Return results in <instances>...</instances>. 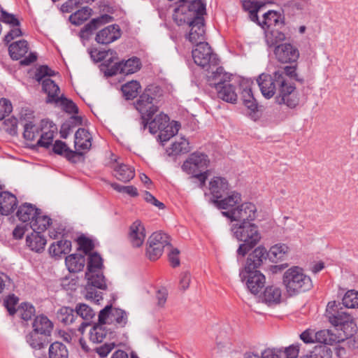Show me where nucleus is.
I'll return each mask as SVG.
<instances>
[{"mask_svg": "<svg viewBox=\"0 0 358 358\" xmlns=\"http://www.w3.org/2000/svg\"><path fill=\"white\" fill-rule=\"evenodd\" d=\"M170 150L169 155H177L187 153L189 151V142L186 138L181 137L172 143Z\"/></svg>", "mask_w": 358, "mask_h": 358, "instance_id": "obj_47", "label": "nucleus"}, {"mask_svg": "<svg viewBox=\"0 0 358 358\" xmlns=\"http://www.w3.org/2000/svg\"><path fill=\"white\" fill-rule=\"evenodd\" d=\"M143 93L148 95L147 97L149 98V100L156 105L157 101L162 96V90L157 85H150L144 90Z\"/></svg>", "mask_w": 358, "mask_h": 358, "instance_id": "obj_55", "label": "nucleus"}, {"mask_svg": "<svg viewBox=\"0 0 358 358\" xmlns=\"http://www.w3.org/2000/svg\"><path fill=\"white\" fill-rule=\"evenodd\" d=\"M120 36V27L117 24H112L99 31L96 34L95 40L98 43L106 45L117 40Z\"/></svg>", "mask_w": 358, "mask_h": 358, "instance_id": "obj_20", "label": "nucleus"}, {"mask_svg": "<svg viewBox=\"0 0 358 358\" xmlns=\"http://www.w3.org/2000/svg\"><path fill=\"white\" fill-rule=\"evenodd\" d=\"M224 216L231 221L241 222H252L257 217V208L250 202H245L238 205L235 209L229 211H223Z\"/></svg>", "mask_w": 358, "mask_h": 358, "instance_id": "obj_13", "label": "nucleus"}, {"mask_svg": "<svg viewBox=\"0 0 358 358\" xmlns=\"http://www.w3.org/2000/svg\"><path fill=\"white\" fill-rule=\"evenodd\" d=\"M65 263L71 273L80 271L85 266V257L82 255L72 254L66 257Z\"/></svg>", "mask_w": 358, "mask_h": 358, "instance_id": "obj_37", "label": "nucleus"}, {"mask_svg": "<svg viewBox=\"0 0 358 358\" xmlns=\"http://www.w3.org/2000/svg\"><path fill=\"white\" fill-rule=\"evenodd\" d=\"M231 230L240 244L237 253L244 257L261 240L262 236L258 227L252 222H241L232 224Z\"/></svg>", "mask_w": 358, "mask_h": 358, "instance_id": "obj_4", "label": "nucleus"}, {"mask_svg": "<svg viewBox=\"0 0 358 358\" xmlns=\"http://www.w3.org/2000/svg\"><path fill=\"white\" fill-rule=\"evenodd\" d=\"M289 251V247L283 243H278L272 246L268 253L271 259H282Z\"/></svg>", "mask_w": 358, "mask_h": 358, "instance_id": "obj_50", "label": "nucleus"}, {"mask_svg": "<svg viewBox=\"0 0 358 358\" xmlns=\"http://www.w3.org/2000/svg\"><path fill=\"white\" fill-rule=\"evenodd\" d=\"M227 196L222 199L213 200V203L215 206L220 209L226 210L225 211H229L235 209L241 201V196L239 193L234 191L231 192Z\"/></svg>", "mask_w": 358, "mask_h": 358, "instance_id": "obj_27", "label": "nucleus"}, {"mask_svg": "<svg viewBox=\"0 0 358 358\" xmlns=\"http://www.w3.org/2000/svg\"><path fill=\"white\" fill-rule=\"evenodd\" d=\"M263 21L262 23L259 22L264 29L266 27L267 29L273 28L274 27H282L284 25L283 17L280 13L275 10H268L263 15Z\"/></svg>", "mask_w": 358, "mask_h": 358, "instance_id": "obj_33", "label": "nucleus"}, {"mask_svg": "<svg viewBox=\"0 0 358 358\" xmlns=\"http://www.w3.org/2000/svg\"><path fill=\"white\" fill-rule=\"evenodd\" d=\"M97 20H94V18L83 27L80 31V36L82 38L87 37L99 27V24H97Z\"/></svg>", "mask_w": 358, "mask_h": 358, "instance_id": "obj_60", "label": "nucleus"}, {"mask_svg": "<svg viewBox=\"0 0 358 358\" xmlns=\"http://www.w3.org/2000/svg\"><path fill=\"white\" fill-rule=\"evenodd\" d=\"M282 282L289 296L310 290L313 287L311 278L299 266H292L283 274Z\"/></svg>", "mask_w": 358, "mask_h": 358, "instance_id": "obj_7", "label": "nucleus"}, {"mask_svg": "<svg viewBox=\"0 0 358 358\" xmlns=\"http://www.w3.org/2000/svg\"><path fill=\"white\" fill-rule=\"evenodd\" d=\"M325 316L334 327V331L340 336L346 338V336L357 333V327L353 317L343 310L335 301L328 303Z\"/></svg>", "mask_w": 358, "mask_h": 358, "instance_id": "obj_3", "label": "nucleus"}, {"mask_svg": "<svg viewBox=\"0 0 358 358\" xmlns=\"http://www.w3.org/2000/svg\"><path fill=\"white\" fill-rule=\"evenodd\" d=\"M92 13V10L90 7H83L71 14L69 17V20L75 25H80L90 17Z\"/></svg>", "mask_w": 358, "mask_h": 358, "instance_id": "obj_44", "label": "nucleus"}, {"mask_svg": "<svg viewBox=\"0 0 358 358\" xmlns=\"http://www.w3.org/2000/svg\"><path fill=\"white\" fill-rule=\"evenodd\" d=\"M71 242L68 240H61L52 243L49 248V253L53 257H61L70 252Z\"/></svg>", "mask_w": 358, "mask_h": 358, "instance_id": "obj_38", "label": "nucleus"}, {"mask_svg": "<svg viewBox=\"0 0 358 358\" xmlns=\"http://www.w3.org/2000/svg\"><path fill=\"white\" fill-rule=\"evenodd\" d=\"M76 317L80 316L85 320H90L95 315L94 310L85 303H78L75 308Z\"/></svg>", "mask_w": 358, "mask_h": 358, "instance_id": "obj_52", "label": "nucleus"}, {"mask_svg": "<svg viewBox=\"0 0 358 358\" xmlns=\"http://www.w3.org/2000/svg\"><path fill=\"white\" fill-rule=\"evenodd\" d=\"M77 242L79 245V249L83 250L86 255L94 248L93 242L85 236H80Z\"/></svg>", "mask_w": 358, "mask_h": 358, "instance_id": "obj_57", "label": "nucleus"}, {"mask_svg": "<svg viewBox=\"0 0 358 358\" xmlns=\"http://www.w3.org/2000/svg\"><path fill=\"white\" fill-rule=\"evenodd\" d=\"M356 334L357 333L352 334L350 336H346V338L343 337V341H341V343L347 345L350 350L358 349V335H356Z\"/></svg>", "mask_w": 358, "mask_h": 358, "instance_id": "obj_63", "label": "nucleus"}, {"mask_svg": "<svg viewBox=\"0 0 358 358\" xmlns=\"http://www.w3.org/2000/svg\"><path fill=\"white\" fill-rule=\"evenodd\" d=\"M140 88V83L136 80H132L123 85L122 91L127 99H133L136 97Z\"/></svg>", "mask_w": 358, "mask_h": 358, "instance_id": "obj_48", "label": "nucleus"}, {"mask_svg": "<svg viewBox=\"0 0 358 358\" xmlns=\"http://www.w3.org/2000/svg\"><path fill=\"white\" fill-rule=\"evenodd\" d=\"M310 358H331L332 350L331 348L325 345H318L310 351Z\"/></svg>", "mask_w": 358, "mask_h": 358, "instance_id": "obj_51", "label": "nucleus"}, {"mask_svg": "<svg viewBox=\"0 0 358 358\" xmlns=\"http://www.w3.org/2000/svg\"><path fill=\"white\" fill-rule=\"evenodd\" d=\"M209 164V159L206 155L201 152H194L182 164V170L188 174L203 171Z\"/></svg>", "mask_w": 358, "mask_h": 358, "instance_id": "obj_16", "label": "nucleus"}, {"mask_svg": "<svg viewBox=\"0 0 358 358\" xmlns=\"http://www.w3.org/2000/svg\"><path fill=\"white\" fill-rule=\"evenodd\" d=\"M57 317L59 322L67 325L72 324L77 317L73 309L64 306L57 311Z\"/></svg>", "mask_w": 358, "mask_h": 358, "instance_id": "obj_46", "label": "nucleus"}, {"mask_svg": "<svg viewBox=\"0 0 358 358\" xmlns=\"http://www.w3.org/2000/svg\"><path fill=\"white\" fill-rule=\"evenodd\" d=\"M27 246L33 251L41 252L46 245V239L41 234V232L33 231L26 238Z\"/></svg>", "mask_w": 358, "mask_h": 358, "instance_id": "obj_34", "label": "nucleus"}, {"mask_svg": "<svg viewBox=\"0 0 358 358\" xmlns=\"http://www.w3.org/2000/svg\"><path fill=\"white\" fill-rule=\"evenodd\" d=\"M17 198L8 192H3L0 187V214L8 215L17 206Z\"/></svg>", "mask_w": 358, "mask_h": 358, "instance_id": "obj_28", "label": "nucleus"}, {"mask_svg": "<svg viewBox=\"0 0 358 358\" xmlns=\"http://www.w3.org/2000/svg\"><path fill=\"white\" fill-rule=\"evenodd\" d=\"M241 97L243 103L252 112H255L257 109V103L254 97L251 84L248 81H243L240 84Z\"/></svg>", "mask_w": 358, "mask_h": 358, "instance_id": "obj_26", "label": "nucleus"}, {"mask_svg": "<svg viewBox=\"0 0 358 358\" xmlns=\"http://www.w3.org/2000/svg\"><path fill=\"white\" fill-rule=\"evenodd\" d=\"M103 266V259L101 256L93 252L89 255L87 271H101Z\"/></svg>", "mask_w": 358, "mask_h": 358, "instance_id": "obj_53", "label": "nucleus"}, {"mask_svg": "<svg viewBox=\"0 0 358 358\" xmlns=\"http://www.w3.org/2000/svg\"><path fill=\"white\" fill-rule=\"evenodd\" d=\"M52 150L55 154L64 155L72 162H76V152L70 150L64 142L59 140L56 141L53 144Z\"/></svg>", "mask_w": 358, "mask_h": 358, "instance_id": "obj_43", "label": "nucleus"}, {"mask_svg": "<svg viewBox=\"0 0 358 358\" xmlns=\"http://www.w3.org/2000/svg\"><path fill=\"white\" fill-rule=\"evenodd\" d=\"M145 238V228L139 220H136L130 227L129 239L134 247H140Z\"/></svg>", "mask_w": 358, "mask_h": 358, "instance_id": "obj_29", "label": "nucleus"}, {"mask_svg": "<svg viewBox=\"0 0 358 358\" xmlns=\"http://www.w3.org/2000/svg\"><path fill=\"white\" fill-rule=\"evenodd\" d=\"M280 299L281 289L275 285L267 286L262 297V301L268 305L279 303Z\"/></svg>", "mask_w": 358, "mask_h": 358, "instance_id": "obj_35", "label": "nucleus"}, {"mask_svg": "<svg viewBox=\"0 0 358 358\" xmlns=\"http://www.w3.org/2000/svg\"><path fill=\"white\" fill-rule=\"evenodd\" d=\"M19 311H20L21 317L24 320L27 321L31 318L32 315H34L35 313V308L31 304L24 303L21 306Z\"/></svg>", "mask_w": 358, "mask_h": 358, "instance_id": "obj_61", "label": "nucleus"}, {"mask_svg": "<svg viewBox=\"0 0 358 358\" xmlns=\"http://www.w3.org/2000/svg\"><path fill=\"white\" fill-rule=\"evenodd\" d=\"M275 72L281 75L282 80H285L287 85H294L289 80V78L294 79L301 83L303 82V78L300 77L296 72V64L286 66L276 70Z\"/></svg>", "mask_w": 358, "mask_h": 358, "instance_id": "obj_39", "label": "nucleus"}, {"mask_svg": "<svg viewBox=\"0 0 358 358\" xmlns=\"http://www.w3.org/2000/svg\"><path fill=\"white\" fill-rule=\"evenodd\" d=\"M92 136L85 129L80 128L75 134L74 146L76 157L83 155V151L89 150L92 146Z\"/></svg>", "mask_w": 358, "mask_h": 358, "instance_id": "obj_19", "label": "nucleus"}, {"mask_svg": "<svg viewBox=\"0 0 358 358\" xmlns=\"http://www.w3.org/2000/svg\"><path fill=\"white\" fill-rule=\"evenodd\" d=\"M209 189L214 200L222 199L228 194V181L222 177H214L209 182Z\"/></svg>", "mask_w": 358, "mask_h": 358, "instance_id": "obj_23", "label": "nucleus"}, {"mask_svg": "<svg viewBox=\"0 0 358 358\" xmlns=\"http://www.w3.org/2000/svg\"><path fill=\"white\" fill-rule=\"evenodd\" d=\"M38 210L39 209L36 208L35 206L29 203H24L19 206L16 215L19 220L23 222H29L30 223L37 215Z\"/></svg>", "mask_w": 358, "mask_h": 358, "instance_id": "obj_32", "label": "nucleus"}, {"mask_svg": "<svg viewBox=\"0 0 358 358\" xmlns=\"http://www.w3.org/2000/svg\"><path fill=\"white\" fill-rule=\"evenodd\" d=\"M66 346L61 342H54L49 348V358H68Z\"/></svg>", "mask_w": 358, "mask_h": 358, "instance_id": "obj_45", "label": "nucleus"}, {"mask_svg": "<svg viewBox=\"0 0 358 358\" xmlns=\"http://www.w3.org/2000/svg\"><path fill=\"white\" fill-rule=\"evenodd\" d=\"M51 224V219L46 216L42 215L41 210H38V213L34 217L32 221L29 223L30 227L34 231L42 232L47 229V228Z\"/></svg>", "mask_w": 358, "mask_h": 358, "instance_id": "obj_41", "label": "nucleus"}, {"mask_svg": "<svg viewBox=\"0 0 358 358\" xmlns=\"http://www.w3.org/2000/svg\"><path fill=\"white\" fill-rule=\"evenodd\" d=\"M41 134L36 145L40 147L48 148L52 145L55 133L57 131V127L56 125L52 122L44 120L41 122Z\"/></svg>", "mask_w": 358, "mask_h": 358, "instance_id": "obj_22", "label": "nucleus"}, {"mask_svg": "<svg viewBox=\"0 0 358 358\" xmlns=\"http://www.w3.org/2000/svg\"><path fill=\"white\" fill-rule=\"evenodd\" d=\"M32 327L33 331L41 333V335L50 336L54 324L47 316L40 315L36 316L34 320Z\"/></svg>", "mask_w": 358, "mask_h": 358, "instance_id": "obj_30", "label": "nucleus"}, {"mask_svg": "<svg viewBox=\"0 0 358 358\" xmlns=\"http://www.w3.org/2000/svg\"><path fill=\"white\" fill-rule=\"evenodd\" d=\"M113 328L109 327L104 320L98 317V323L90 329V339L94 343H101L105 338L113 336Z\"/></svg>", "mask_w": 358, "mask_h": 358, "instance_id": "obj_18", "label": "nucleus"}, {"mask_svg": "<svg viewBox=\"0 0 358 358\" xmlns=\"http://www.w3.org/2000/svg\"><path fill=\"white\" fill-rule=\"evenodd\" d=\"M85 278L87 284L86 285V294L85 297L95 303H99L103 299L102 292L96 290V288L100 289H106L105 277L101 271H86Z\"/></svg>", "mask_w": 358, "mask_h": 358, "instance_id": "obj_10", "label": "nucleus"}, {"mask_svg": "<svg viewBox=\"0 0 358 358\" xmlns=\"http://www.w3.org/2000/svg\"><path fill=\"white\" fill-rule=\"evenodd\" d=\"M274 55L276 59L282 64L296 62L299 57V50L289 43L276 45Z\"/></svg>", "mask_w": 358, "mask_h": 358, "instance_id": "obj_17", "label": "nucleus"}, {"mask_svg": "<svg viewBox=\"0 0 358 358\" xmlns=\"http://www.w3.org/2000/svg\"><path fill=\"white\" fill-rule=\"evenodd\" d=\"M12 104L10 101L6 99L0 100V120L4 119L12 111Z\"/></svg>", "mask_w": 358, "mask_h": 358, "instance_id": "obj_62", "label": "nucleus"}, {"mask_svg": "<svg viewBox=\"0 0 358 358\" xmlns=\"http://www.w3.org/2000/svg\"><path fill=\"white\" fill-rule=\"evenodd\" d=\"M283 352L280 349L267 348L262 353V358H282Z\"/></svg>", "mask_w": 358, "mask_h": 358, "instance_id": "obj_64", "label": "nucleus"}, {"mask_svg": "<svg viewBox=\"0 0 358 358\" xmlns=\"http://www.w3.org/2000/svg\"><path fill=\"white\" fill-rule=\"evenodd\" d=\"M268 253L266 249L263 246L256 248L252 253H250L247 259L246 265L243 269L247 271H257L264 260L267 259Z\"/></svg>", "mask_w": 358, "mask_h": 358, "instance_id": "obj_21", "label": "nucleus"}, {"mask_svg": "<svg viewBox=\"0 0 358 358\" xmlns=\"http://www.w3.org/2000/svg\"><path fill=\"white\" fill-rule=\"evenodd\" d=\"M343 336H340L336 331L332 330L323 329L315 334V341L320 343H324L325 345H333L343 341Z\"/></svg>", "mask_w": 358, "mask_h": 358, "instance_id": "obj_31", "label": "nucleus"}, {"mask_svg": "<svg viewBox=\"0 0 358 358\" xmlns=\"http://www.w3.org/2000/svg\"><path fill=\"white\" fill-rule=\"evenodd\" d=\"M38 136H39V128L37 126L31 122L24 124L23 136L26 140L32 141Z\"/></svg>", "mask_w": 358, "mask_h": 358, "instance_id": "obj_56", "label": "nucleus"}, {"mask_svg": "<svg viewBox=\"0 0 358 358\" xmlns=\"http://www.w3.org/2000/svg\"><path fill=\"white\" fill-rule=\"evenodd\" d=\"M28 43L25 40H20L10 45L9 55L13 59L18 60L24 57L28 52Z\"/></svg>", "mask_w": 358, "mask_h": 358, "instance_id": "obj_36", "label": "nucleus"}, {"mask_svg": "<svg viewBox=\"0 0 358 358\" xmlns=\"http://www.w3.org/2000/svg\"><path fill=\"white\" fill-rule=\"evenodd\" d=\"M17 120L11 117L4 121V129L10 135L15 136L17 134Z\"/></svg>", "mask_w": 358, "mask_h": 358, "instance_id": "obj_58", "label": "nucleus"}, {"mask_svg": "<svg viewBox=\"0 0 358 358\" xmlns=\"http://www.w3.org/2000/svg\"><path fill=\"white\" fill-rule=\"evenodd\" d=\"M147 96L143 92L135 103L136 108L141 113L142 119L144 120L145 117H152L158 110V107L149 100Z\"/></svg>", "mask_w": 358, "mask_h": 358, "instance_id": "obj_24", "label": "nucleus"}, {"mask_svg": "<svg viewBox=\"0 0 358 358\" xmlns=\"http://www.w3.org/2000/svg\"><path fill=\"white\" fill-rule=\"evenodd\" d=\"M151 117H145L142 119L143 129L148 126L151 134L159 132V140L162 143L168 141L171 137L178 134L180 124L178 122H170L169 117L161 113L157 115L155 118L150 120Z\"/></svg>", "mask_w": 358, "mask_h": 358, "instance_id": "obj_5", "label": "nucleus"}, {"mask_svg": "<svg viewBox=\"0 0 358 358\" xmlns=\"http://www.w3.org/2000/svg\"><path fill=\"white\" fill-rule=\"evenodd\" d=\"M180 0L178 6L174 9L173 18L178 25L187 23L190 27L188 40L195 45L205 42V27L203 15L206 13V5L201 0Z\"/></svg>", "mask_w": 358, "mask_h": 358, "instance_id": "obj_1", "label": "nucleus"}, {"mask_svg": "<svg viewBox=\"0 0 358 358\" xmlns=\"http://www.w3.org/2000/svg\"><path fill=\"white\" fill-rule=\"evenodd\" d=\"M192 57L196 64L202 68H207V71H216L219 67V59L216 54L213 52L208 43H199L192 50Z\"/></svg>", "mask_w": 358, "mask_h": 358, "instance_id": "obj_9", "label": "nucleus"}, {"mask_svg": "<svg viewBox=\"0 0 358 358\" xmlns=\"http://www.w3.org/2000/svg\"><path fill=\"white\" fill-rule=\"evenodd\" d=\"M342 301L343 306L346 308H358V292L355 290L348 291L345 294Z\"/></svg>", "mask_w": 358, "mask_h": 358, "instance_id": "obj_54", "label": "nucleus"}, {"mask_svg": "<svg viewBox=\"0 0 358 358\" xmlns=\"http://www.w3.org/2000/svg\"><path fill=\"white\" fill-rule=\"evenodd\" d=\"M101 320H104L109 327L123 328L128 322V313L121 308H114L108 305L99 313Z\"/></svg>", "mask_w": 358, "mask_h": 358, "instance_id": "obj_11", "label": "nucleus"}, {"mask_svg": "<svg viewBox=\"0 0 358 358\" xmlns=\"http://www.w3.org/2000/svg\"><path fill=\"white\" fill-rule=\"evenodd\" d=\"M148 243L147 255L151 260H156L161 257L166 247L167 250L171 248L169 236L162 231L153 233L149 237Z\"/></svg>", "mask_w": 358, "mask_h": 358, "instance_id": "obj_12", "label": "nucleus"}, {"mask_svg": "<svg viewBox=\"0 0 358 358\" xmlns=\"http://www.w3.org/2000/svg\"><path fill=\"white\" fill-rule=\"evenodd\" d=\"M265 38L266 44L271 47L276 45L278 43L286 39L285 34L278 29L271 28L265 31Z\"/></svg>", "mask_w": 358, "mask_h": 358, "instance_id": "obj_42", "label": "nucleus"}, {"mask_svg": "<svg viewBox=\"0 0 358 358\" xmlns=\"http://www.w3.org/2000/svg\"><path fill=\"white\" fill-rule=\"evenodd\" d=\"M60 101L62 106L64 108V110L69 113H78V108L77 106L71 101L65 97H63L62 95L59 98V101Z\"/></svg>", "mask_w": 358, "mask_h": 358, "instance_id": "obj_59", "label": "nucleus"}, {"mask_svg": "<svg viewBox=\"0 0 358 358\" xmlns=\"http://www.w3.org/2000/svg\"><path fill=\"white\" fill-rule=\"evenodd\" d=\"M116 162L117 159H114L110 164V167L113 169L115 177L124 182L130 181L134 177V169L124 164H116Z\"/></svg>", "mask_w": 358, "mask_h": 358, "instance_id": "obj_25", "label": "nucleus"}, {"mask_svg": "<svg viewBox=\"0 0 358 358\" xmlns=\"http://www.w3.org/2000/svg\"><path fill=\"white\" fill-rule=\"evenodd\" d=\"M50 336L41 335V333L32 331L27 337V343L34 349L40 350L44 348L49 341Z\"/></svg>", "mask_w": 358, "mask_h": 358, "instance_id": "obj_40", "label": "nucleus"}, {"mask_svg": "<svg viewBox=\"0 0 358 358\" xmlns=\"http://www.w3.org/2000/svg\"><path fill=\"white\" fill-rule=\"evenodd\" d=\"M239 275L241 280L245 281L249 291L255 295L257 294L265 285V276L259 271L243 269Z\"/></svg>", "mask_w": 358, "mask_h": 358, "instance_id": "obj_15", "label": "nucleus"}, {"mask_svg": "<svg viewBox=\"0 0 358 358\" xmlns=\"http://www.w3.org/2000/svg\"><path fill=\"white\" fill-rule=\"evenodd\" d=\"M262 95L266 99L275 96V102L285 104L289 108H296L299 103V95L295 85H287L280 74L262 73L257 79Z\"/></svg>", "mask_w": 358, "mask_h": 358, "instance_id": "obj_2", "label": "nucleus"}, {"mask_svg": "<svg viewBox=\"0 0 358 358\" xmlns=\"http://www.w3.org/2000/svg\"><path fill=\"white\" fill-rule=\"evenodd\" d=\"M106 62H107L106 66H108L107 73L110 76L117 73L124 75L134 73L140 69L141 65L140 59L137 57L130 58L125 62H117L110 67H109V66L113 62L112 57Z\"/></svg>", "mask_w": 358, "mask_h": 358, "instance_id": "obj_14", "label": "nucleus"}, {"mask_svg": "<svg viewBox=\"0 0 358 358\" xmlns=\"http://www.w3.org/2000/svg\"><path fill=\"white\" fill-rule=\"evenodd\" d=\"M229 80L230 75L225 73L222 67H217L216 71L207 76V82L215 88L217 96L226 102L235 103L238 95L235 87L229 83Z\"/></svg>", "mask_w": 358, "mask_h": 358, "instance_id": "obj_6", "label": "nucleus"}, {"mask_svg": "<svg viewBox=\"0 0 358 358\" xmlns=\"http://www.w3.org/2000/svg\"><path fill=\"white\" fill-rule=\"evenodd\" d=\"M57 73L46 65L40 66L36 71L35 79L41 83L43 91L47 94L46 102L57 103L59 100L60 89L55 81L49 77L54 76Z\"/></svg>", "mask_w": 358, "mask_h": 358, "instance_id": "obj_8", "label": "nucleus"}, {"mask_svg": "<svg viewBox=\"0 0 358 358\" xmlns=\"http://www.w3.org/2000/svg\"><path fill=\"white\" fill-rule=\"evenodd\" d=\"M82 124V118L80 116H72L68 121L62 124L60 129L61 137L66 138L72 128Z\"/></svg>", "mask_w": 358, "mask_h": 358, "instance_id": "obj_49", "label": "nucleus"}]
</instances>
